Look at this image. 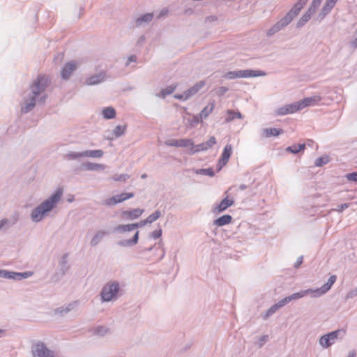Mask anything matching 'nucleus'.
I'll return each mask as SVG.
<instances>
[{
  "instance_id": "obj_15",
  "label": "nucleus",
  "mask_w": 357,
  "mask_h": 357,
  "mask_svg": "<svg viewBox=\"0 0 357 357\" xmlns=\"http://www.w3.org/2000/svg\"><path fill=\"white\" fill-rule=\"evenodd\" d=\"M336 281V276L335 275H331L328 282L324 284L321 289H316L314 291V292H318L319 295L325 294L326 291H328L332 285L335 283Z\"/></svg>"
},
{
  "instance_id": "obj_3",
  "label": "nucleus",
  "mask_w": 357,
  "mask_h": 357,
  "mask_svg": "<svg viewBox=\"0 0 357 357\" xmlns=\"http://www.w3.org/2000/svg\"><path fill=\"white\" fill-rule=\"evenodd\" d=\"M265 73L260 70H243L238 71H229L227 73L225 77L233 79L236 78H248L264 75Z\"/></svg>"
},
{
  "instance_id": "obj_54",
  "label": "nucleus",
  "mask_w": 357,
  "mask_h": 357,
  "mask_svg": "<svg viewBox=\"0 0 357 357\" xmlns=\"http://www.w3.org/2000/svg\"><path fill=\"white\" fill-rule=\"evenodd\" d=\"M347 207H348V204H342L341 206V208H340V211H342L344 208H347Z\"/></svg>"
},
{
  "instance_id": "obj_34",
  "label": "nucleus",
  "mask_w": 357,
  "mask_h": 357,
  "mask_svg": "<svg viewBox=\"0 0 357 357\" xmlns=\"http://www.w3.org/2000/svg\"><path fill=\"white\" fill-rule=\"evenodd\" d=\"M105 234V231H98L94 236L93 238H92L91 240V244L95 245L96 244L98 243V242L100 241V240L104 236V235Z\"/></svg>"
},
{
  "instance_id": "obj_60",
  "label": "nucleus",
  "mask_w": 357,
  "mask_h": 357,
  "mask_svg": "<svg viewBox=\"0 0 357 357\" xmlns=\"http://www.w3.org/2000/svg\"><path fill=\"white\" fill-rule=\"evenodd\" d=\"M1 226H2V224H0V227H1Z\"/></svg>"
},
{
  "instance_id": "obj_40",
  "label": "nucleus",
  "mask_w": 357,
  "mask_h": 357,
  "mask_svg": "<svg viewBox=\"0 0 357 357\" xmlns=\"http://www.w3.org/2000/svg\"><path fill=\"white\" fill-rule=\"evenodd\" d=\"M35 105V98L34 97L32 98L31 102L29 103H27L25 107L22 108V110L24 112H27L30 111Z\"/></svg>"
},
{
  "instance_id": "obj_32",
  "label": "nucleus",
  "mask_w": 357,
  "mask_h": 357,
  "mask_svg": "<svg viewBox=\"0 0 357 357\" xmlns=\"http://www.w3.org/2000/svg\"><path fill=\"white\" fill-rule=\"evenodd\" d=\"M153 14L152 13H146L142 17L138 18L136 20V23L137 25H139L142 22H149L153 19Z\"/></svg>"
},
{
  "instance_id": "obj_51",
  "label": "nucleus",
  "mask_w": 357,
  "mask_h": 357,
  "mask_svg": "<svg viewBox=\"0 0 357 357\" xmlns=\"http://www.w3.org/2000/svg\"><path fill=\"white\" fill-rule=\"evenodd\" d=\"M137 224L139 225V227H142L146 225V224H149V222H146V219H145Z\"/></svg>"
},
{
  "instance_id": "obj_13",
  "label": "nucleus",
  "mask_w": 357,
  "mask_h": 357,
  "mask_svg": "<svg viewBox=\"0 0 357 357\" xmlns=\"http://www.w3.org/2000/svg\"><path fill=\"white\" fill-rule=\"evenodd\" d=\"M321 100V98L319 96H314L312 97L305 98L300 101L302 109L306 107L314 106L317 105Z\"/></svg>"
},
{
  "instance_id": "obj_19",
  "label": "nucleus",
  "mask_w": 357,
  "mask_h": 357,
  "mask_svg": "<svg viewBox=\"0 0 357 357\" xmlns=\"http://www.w3.org/2000/svg\"><path fill=\"white\" fill-rule=\"evenodd\" d=\"M232 218L229 215H224L215 220L214 224L218 227L224 226L231 222Z\"/></svg>"
},
{
  "instance_id": "obj_14",
  "label": "nucleus",
  "mask_w": 357,
  "mask_h": 357,
  "mask_svg": "<svg viewBox=\"0 0 357 357\" xmlns=\"http://www.w3.org/2000/svg\"><path fill=\"white\" fill-rule=\"evenodd\" d=\"M231 153H232L231 145H230V144L226 145L224 148L223 152H222V155L219 160V164L220 165V167L222 166L225 165L227 163Z\"/></svg>"
},
{
  "instance_id": "obj_17",
  "label": "nucleus",
  "mask_w": 357,
  "mask_h": 357,
  "mask_svg": "<svg viewBox=\"0 0 357 357\" xmlns=\"http://www.w3.org/2000/svg\"><path fill=\"white\" fill-rule=\"evenodd\" d=\"M283 132V130L282 129H278V128H266L263 130V136L264 137H271L274 136H278Z\"/></svg>"
},
{
  "instance_id": "obj_47",
  "label": "nucleus",
  "mask_w": 357,
  "mask_h": 357,
  "mask_svg": "<svg viewBox=\"0 0 357 357\" xmlns=\"http://www.w3.org/2000/svg\"><path fill=\"white\" fill-rule=\"evenodd\" d=\"M161 235V231L159 230V231H155L154 232H153L152 234V236L154 238H158V237H160Z\"/></svg>"
},
{
  "instance_id": "obj_5",
  "label": "nucleus",
  "mask_w": 357,
  "mask_h": 357,
  "mask_svg": "<svg viewBox=\"0 0 357 357\" xmlns=\"http://www.w3.org/2000/svg\"><path fill=\"white\" fill-rule=\"evenodd\" d=\"M32 353L33 357H54L53 352L40 342L33 345Z\"/></svg>"
},
{
  "instance_id": "obj_22",
  "label": "nucleus",
  "mask_w": 357,
  "mask_h": 357,
  "mask_svg": "<svg viewBox=\"0 0 357 357\" xmlns=\"http://www.w3.org/2000/svg\"><path fill=\"white\" fill-rule=\"evenodd\" d=\"M84 157L101 158L103 152L101 150H89L83 151Z\"/></svg>"
},
{
  "instance_id": "obj_30",
  "label": "nucleus",
  "mask_w": 357,
  "mask_h": 357,
  "mask_svg": "<svg viewBox=\"0 0 357 357\" xmlns=\"http://www.w3.org/2000/svg\"><path fill=\"white\" fill-rule=\"evenodd\" d=\"M214 103H211L206 106L202 111L200 115L201 116H204V118L207 117L213 110L214 109Z\"/></svg>"
},
{
  "instance_id": "obj_25",
  "label": "nucleus",
  "mask_w": 357,
  "mask_h": 357,
  "mask_svg": "<svg viewBox=\"0 0 357 357\" xmlns=\"http://www.w3.org/2000/svg\"><path fill=\"white\" fill-rule=\"evenodd\" d=\"M337 0H326L325 5L322 9V13L324 15L328 13L334 7Z\"/></svg>"
},
{
  "instance_id": "obj_16",
  "label": "nucleus",
  "mask_w": 357,
  "mask_h": 357,
  "mask_svg": "<svg viewBox=\"0 0 357 357\" xmlns=\"http://www.w3.org/2000/svg\"><path fill=\"white\" fill-rule=\"evenodd\" d=\"M216 143V139L214 137H211L206 143H202L196 146L193 152L204 151L213 146Z\"/></svg>"
},
{
  "instance_id": "obj_27",
  "label": "nucleus",
  "mask_w": 357,
  "mask_h": 357,
  "mask_svg": "<svg viewBox=\"0 0 357 357\" xmlns=\"http://www.w3.org/2000/svg\"><path fill=\"white\" fill-rule=\"evenodd\" d=\"M312 292H314V291L312 289H307V290H304V291H300L298 293L293 294L292 295H291L288 297L289 298V301H291L292 300L301 298Z\"/></svg>"
},
{
  "instance_id": "obj_36",
  "label": "nucleus",
  "mask_w": 357,
  "mask_h": 357,
  "mask_svg": "<svg viewBox=\"0 0 357 357\" xmlns=\"http://www.w3.org/2000/svg\"><path fill=\"white\" fill-rule=\"evenodd\" d=\"M160 212L159 211H156L155 213L151 214L147 218L146 222L149 223H152L156 220H158L160 217Z\"/></svg>"
},
{
  "instance_id": "obj_58",
  "label": "nucleus",
  "mask_w": 357,
  "mask_h": 357,
  "mask_svg": "<svg viewBox=\"0 0 357 357\" xmlns=\"http://www.w3.org/2000/svg\"><path fill=\"white\" fill-rule=\"evenodd\" d=\"M121 179V176L119 178H115L116 181H119Z\"/></svg>"
},
{
  "instance_id": "obj_7",
  "label": "nucleus",
  "mask_w": 357,
  "mask_h": 357,
  "mask_svg": "<svg viewBox=\"0 0 357 357\" xmlns=\"http://www.w3.org/2000/svg\"><path fill=\"white\" fill-rule=\"evenodd\" d=\"M48 83V79L45 76H38L36 81L31 86V90L34 96H37L43 91Z\"/></svg>"
},
{
  "instance_id": "obj_37",
  "label": "nucleus",
  "mask_w": 357,
  "mask_h": 357,
  "mask_svg": "<svg viewBox=\"0 0 357 357\" xmlns=\"http://www.w3.org/2000/svg\"><path fill=\"white\" fill-rule=\"evenodd\" d=\"M322 0H313L310 8L308 9V12L314 13L316 9L320 6Z\"/></svg>"
},
{
  "instance_id": "obj_9",
  "label": "nucleus",
  "mask_w": 357,
  "mask_h": 357,
  "mask_svg": "<svg viewBox=\"0 0 357 357\" xmlns=\"http://www.w3.org/2000/svg\"><path fill=\"white\" fill-rule=\"evenodd\" d=\"M303 109L300 101L285 105L279 109L278 113L280 115H285L287 114H292Z\"/></svg>"
},
{
  "instance_id": "obj_55",
  "label": "nucleus",
  "mask_w": 357,
  "mask_h": 357,
  "mask_svg": "<svg viewBox=\"0 0 357 357\" xmlns=\"http://www.w3.org/2000/svg\"><path fill=\"white\" fill-rule=\"evenodd\" d=\"M353 45L357 47V38L353 42Z\"/></svg>"
},
{
  "instance_id": "obj_42",
  "label": "nucleus",
  "mask_w": 357,
  "mask_h": 357,
  "mask_svg": "<svg viewBox=\"0 0 357 357\" xmlns=\"http://www.w3.org/2000/svg\"><path fill=\"white\" fill-rule=\"evenodd\" d=\"M328 162V159L327 157L326 158H319L315 161L316 166H321L323 164H326Z\"/></svg>"
},
{
  "instance_id": "obj_41",
  "label": "nucleus",
  "mask_w": 357,
  "mask_h": 357,
  "mask_svg": "<svg viewBox=\"0 0 357 357\" xmlns=\"http://www.w3.org/2000/svg\"><path fill=\"white\" fill-rule=\"evenodd\" d=\"M340 332V331H335L328 333V335L329 337L330 342H332L333 344L334 341L337 338Z\"/></svg>"
},
{
  "instance_id": "obj_20",
  "label": "nucleus",
  "mask_w": 357,
  "mask_h": 357,
  "mask_svg": "<svg viewBox=\"0 0 357 357\" xmlns=\"http://www.w3.org/2000/svg\"><path fill=\"white\" fill-rule=\"evenodd\" d=\"M31 273H11V272H6L4 273L3 276L5 278H13V279H20L21 278H28L29 276L31 275Z\"/></svg>"
},
{
  "instance_id": "obj_31",
  "label": "nucleus",
  "mask_w": 357,
  "mask_h": 357,
  "mask_svg": "<svg viewBox=\"0 0 357 357\" xmlns=\"http://www.w3.org/2000/svg\"><path fill=\"white\" fill-rule=\"evenodd\" d=\"M319 343L324 347H328L333 344L332 342H330V339L328 334L322 336L320 338Z\"/></svg>"
},
{
  "instance_id": "obj_28",
  "label": "nucleus",
  "mask_w": 357,
  "mask_h": 357,
  "mask_svg": "<svg viewBox=\"0 0 357 357\" xmlns=\"http://www.w3.org/2000/svg\"><path fill=\"white\" fill-rule=\"evenodd\" d=\"M305 148V144H298V145L294 144L291 146H289L287 149V151H289L291 153H297L300 152L301 151L304 150Z\"/></svg>"
},
{
  "instance_id": "obj_10",
  "label": "nucleus",
  "mask_w": 357,
  "mask_h": 357,
  "mask_svg": "<svg viewBox=\"0 0 357 357\" xmlns=\"http://www.w3.org/2000/svg\"><path fill=\"white\" fill-rule=\"evenodd\" d=\"M168 146L175 147H192L194 148L192 140L189 139H172L166 142Z\"/></svg>"
},
{
  "instance_id": "obj_29",
  "label": "nucleus",
  "mask_w": 357,
  "mask_h": 357,
  "mask_svg": "<svg viewBox=\"0 0 357 357\" xmlns=\"http://www.w3.org/2000/svg\"><path fill=\"white\" fill-rule=\"evenodd\" d=\"M204 86V82L202 81L195 84L192 88L188 90V96L195 94L199 91Z\"/></svg>"
},
{
  "instance_id": "obj_45",
  "label": "nucleus",
  "mask_w": 357,
  "mask_h": 357,
  "mask_svg": "<svg viewBox=\"0 0 357 357\" xmlns=\"http://www.w3.org/2000/svg\"><path fill=\"white\" fill-rule=\"evenodd\" d=\"M289 302H290V301H289V298L287 296V297L284 298L281 301H280L278 303H276V305L278 307V308H280L281 307L284 306L285 304H287Z\"/></svg>"
},
{
  "instance_id": "obj_23",
  "label": "nucleus",
  "mask_w": 357,
  "mask_h": 357,
  "mask_svg": "<svg viewBox=\"0 0 357 357\" xmlns=\"http://www.w3.org/2000/svg\"><path fill=\"white\" fill-rule=\"evenodd\" d=\"M139 227L138 224H128V225H119L116 228L118 231L120 232H126L129 231L134 230Z\"/></svg>"
},
{
  "instance_id": "obj_24",
  "label": "nucleus",
  "mask_w": 357,
  "mask_h": 357,
  "mask_svg": "<svg viewBox=\"0 0 357 357\" xmlns=\"http://www.w3.org/2000/svg\"><path fill=\"white\" fill-rule=\"evenodd\" d=\"M102 115L105 119H114L116 116V111L112 107H108L102 110Z\"/></svg>"
},
{
  "instance_id": "obj_21",
  "label": "nucleus",
  "mask_w": 357,
  "mask_h": 357,
  "mask_svg": "<svg viewBox=\"0 0 357 357\" xmlns=\"http://www.w3.org/2000/svg\"><path fill=\"white\" fill-rule=\"evenodd\" d=\"M83 167L86 170H103L105 169V165L102 164H97L92 162H86L83 164Z\"/></svg>"
},
{
  "instance_id": "obj_35",
  "label": "nucleus",
  "mask_w": 357,
  "mask_h": 357,
  "mask_svg": "<svg viewBox=\"0 0 357 357\" xmlns=\"http://www.w3.org/2000/svg\"><path fill=\"white\" fill-rule=\"evenodd\" d=\"M65 157H66V158H67L68 160H75V159H77L79 158L84 157V155H83V152H79V153L72 152V153H69L66 154Z\"/></svg>"
},
{
  "instance_id": "obj_56",
  "label": "nucleus",
  "mask_w": 357,
  "mask_h": 357,
  "mask_svg": "<svg viewBox=\"0 0 357 357\" xmlns=\"http://www.w3.org/2000/svg\"><path fill=\"white\" fill-rule=\"evenodd\" d=\"M347 357H355V354L354 353H351Z\"/></svg>"
},
{
  "instance_id": "obj_46",
  "label": "nucleus",
  "mask_w": 357,
  "mask_h": 357,
  "mask_svg": "<svg viewBox=\"0 0 357 357\" xmlns=\"http://www.w3.org/2000/svg\"><path fill=\"white\" fill-rule=\"evenodd\" d=\"M138 237H139V231H136V233L135 234V235L133 236V238L132 240H130L128 242V244H130V245L136 244L137 243V241H138Z\"/></svg>"
},
{
  "instance_id": "obj_39",
  "label": "nucleus",
  "mask_w": 357,
  "mask_h": 357,
  "mask_svg": "<svg viewBox=\"0 0 357 357\" xmlns=\"http://www.w3.org/2000/svg\"><path fill=\"white\" fill-rule=\"evenodd\" d=\"M312 14V13H310L307 10V13L299 20L298 25L299 26H303L305 22H307L310 20V16H311Z\"/></svg>"
},
{
  "instance_id": "obj_50",
  "label": "nucleus",
  "mask_w": 357,
  "mask_h": 357,
  "mask_svg": "<svg viewBox=\"0 0 357 357\" xmlns=\"http://www.w3.org/2000/svg\"><path fill=\"white\" fill-rule=\"evenodd\" d=\"M204 172H205L206 174H207L208 175L212 176H213V172L211 169H203L202 170Z\"/></svg>"
},
{
  "instance_id": "obj_2",
  "label": "nucleus",
  "mask_w": 357,
  "mask_h": 357,
  "mask_svg": "<svg viewBox=\"0 0 357 357\" xmlns=\"http://www.w3.org/2000/svg\"><path fill=\"white\" fill-rule=\"evenodd\" d=\"M307 1L308 0H298V1L294 6L289 13L268 30L267 34L268 36H271L280 31L284 26H287L292 20V19L298 15L300 10L306 4Z\"/></svg>"
},
{
  "instance_id": "obj_53",
  "label": "nucleus",
  "mask_w": 357,
  "mask_h": 357,
  "mask_svg": "<svg viewBox=\"0 0 357 357\" xmlns=\"http://www.w3.org/2000/svg\"><path fill=\"white\" fill-rule=\"evenodd\" d=\"M302 263V257H301L298 261H297V263H296V266L298 267L300 266V264Z\"/></svg>"
},
{
  "instance_id": "obj_43",
  "label": "nucleus",
  "mask_w": 357,
  "mask_h": 357,
  "mask_svg": "<svg viewBox=\"0 0 357 357\" xmlns=\"http://www.w3.org/2000/svg\"><path fill=\"white\" fill-rule=\"evenodd\" d=\"M346 178L348 181L357 182V172L347 174Z\"/></svg>"
},
{
  "instance_id": "obj_8",
  "label": "nucleus",
  "mask_w": 357,
  "mask_h": 357,
  "mask_svg": "<svg viewBox=\"0 0 357 357\" xmlns=\"http://www.w3.org/2000/svg\"><path fill=\"white\" fill-rule=\"evenodd\" d=\"M144 209L141 208H133L126 210L121 213L122 219L125 220H133L139 218L144 213Z\"/></svg>"
},
{
  "instance_id": "obj_44",
  "label": "nucleus",
  "mask_w": 357,
  "mask_h": 357,
  "mask_svg": "<svg viewBox=\"0 0 357 357\" xmlns=\"http://www.w3.org/2000/svg\"><path fill=\"white\" fill-rule=\"evenodd\" d=\"M278 307L276 304H275L273 306H272L266 312V314L265 316V318L268 317V316L273 314L274 312H275L278 310Z\"/></svg>"
},
{
  "instance_id": "obj_26",
  "label": "nucleus",
  "mask_w": 357,
  "mask_h": 357,
  "mask_svg": "<svg viewBox=\"0 0 357 357\" xmlns=\"http://www.w3.org/2000/svg\"><path fill=\"white\" fill-rule=\"evenodd\" d=\"M227 116L226 117V121L229 122L234 119H242V115L239 112H235L233 110L227 111Z\"/></svg>"
},
{
  "instance_id": "obj_49",
  "label": "nucleus",
  "mask_w": 357,
  "mask_h": 357,
  "mask_svg": "<svg viewBox=\"0 0 357 357\" xmlns=\"http://www.w3.org/2000/svg\"><path fill=\"white\" fill-rule=\"evenodd\" d=\"M227 87H220V89H219V93L220 95H222L224 94L225 93H226L227 91Z\"/></svg>"
},
{
  "instance_id": "obj_18",
  "label": "nucleus",
  "mask_w": 357,
  "mask_h": 357,
  "mask_svg": "<svg viewBox=\"0 0 357 357\" xmlns=\"http://www.w3.org/2000/svg\"><path fill=\"white\" fill-rule=\"evenodd\" d=\"M105 78V74L104 73H100L98 75H94L89 77L86 80V84L88 85H93V84H97L100 83L104 80Z\"/></svg>"
},
{
  "instance_id": "obj_57",
  "label": "nucleus",
  "mask_w": 357,
  "mask_h": 357,
  "mask_svg": "<svg viewBox=\"0 0 357 357\" xmlns=\"http://www.w3.org/2000/svg\"><path fill=\"white\" fill-rule=\"evenodd\" d=\"M4 333V331L3 330H1L0 329V337L1 336V335H3Z\"/></svg>"
},
{
  "instance_id": "obj_6",
  "label": "nucleus",
  "mask_w": 357,
  "mask_h": 357,
  "mask_svg": "<svg viewBox=\"0 0 357 357\" xmlns=\"http://www.w3.org/2000/svg\"><path fill=\"white\" fill-rule=\"evenodd\" d=\"M119 291V285L116 283L108 284L102 289L101 296L105 301H111Z\"/></svg>"
},
{
  "instance_id": "obj_12",
  "label": "nucleus",
  "mask_w": 357,
  "mask_h": 357,
  "mask_svg": "<svg viewBox=\"0 0 357 357\" xmlns=\"http://www.w3.org/2000/svg\"><path fill=\"white\" fill-rule=\"evenodd\" d=\"M234 203V201L232 198H229L227 196L225 199H223L220 203L214 208V213H221L226 210L228 207L232 206Z\"/></svg>"
},
{
  "instance_id": "obj_52",
  "label": "nucleus",
  "mask_w": 357,
  "mask_h": 357,
  "mask_svg": "<svg viewBox=\"0 0 357 357\" xmlns=\"http://www.w3.org/2000/svg\"><path fill=\"white\" fill-rule=\"evenodd\" d=\"M167 13H168V10L167 8L163 9V10H162L161 13H160V16H163V15L167 14Z\"/></svg>"
},
{
  "instance_id": "obj_38",
  "label": "nucleus",
  "mask_w": 357,
  "mask_h": 357,
  "mask_svg": "<svg viewBox=\"0 0 357 357\" xmlns=\"http://www.w3.org/2000/svg\"><path fill=\"white\" fill-rule=\"evenodd\" d=\"M176 88V85L169 86L162 91V95L165 97L167 95L171 94L174 91Z\"/></svg>"
},
{
  "instance_id": "obj_48",
  "label": "nucleus",
  "mask_w": 357,
  "mask_h": 357,
  "mask_svg": "<svg viewBox=\"0 0 357 357\" xmlns=\"http://www.w3.org/2000/svg\"><path fill=\"white\" fill-rule=\"evenodd\" d=\"M136 59H137L136 56L135 55H132V56H129L126 64L128 65L130 62L135 61Z\"/></svg>"
},
{
  "instance_id": "obj_4",
  "label": "nucleus",
  "mask_w": 357,
  "mask_h": 357,
  "mask_svg": "<svg viewBox=\"0 0 357 357\" xmlns=\"http://www.w3.org/2000/svg\"><path fill=\"white\" fill-rule=\"evenodd\" d=\"M134 192H123L120 195H116L115 196L106 199L104 201V204L108 206H114L117 204L121 203L126 200L131 199L134 197Z\"/></svg>"
},
{
  "instance_id": "obj_11",
  "label": "nucleus",
  "mask_w": 357,
  "mask_h": 357,
  "mask_svg": "<svg viewBox=\"0 0 357 357\" xmlns=\"http://www.w3.org/2000/svg\"><path fill=\"white\" fill-rule=\"evenodd\" d=\"M77 63L75 61H70L65 64L61 70V77L64 79H68L73 73L77 69Z\"/></svg>"
},
{
  "instance_id": "obj_59",
  "label": "nucleus",
  "mask_w": 357,
  "mask_h": 357,
  "mask_svg": "<svg viewBox=\"0 0 357 357\" xmlns=\"http://www.w3.org/2000/svg\"><path fill=\"white\" fill-rule=\"evenodd\" d=\"M146 176V175H142V178H145Z\"/></svg>"
},
{
  "instance_id": "obj_1",
  "label": "nucleus",
  "mask_w": 357,
  "mask_h": 357,
  "mask_svg": "<svg viewBox=\"0 0 357 357\" xmlns=\"http://www.w3.org/2000/svg\"><path fill=\"white\" fill-rule=\"evenodd\" d=\"M63 195V189L59 188L56 192L47 200L43 202L32 213L31 218L33 221L38 222L44 215L50 211L59 201Z\"/></svg>"
},
{
  "instance_id": "obj_33",
  "label": "nucleus",
  "mask_w": 357,
  "mask_h": 357,
  "mask_svg": "<svg viewBox=\"0 0 357 357\" xmlns=\"http://www.w3.org/2000/svg\"><path fill=\"white\" fill-rule=\"evenodd\" d=\"M126 126H117L115 127V128L114 129V135H115V137H120L121 136L124 132H125V130H126Z\"/></svg>"
}]
</instances>
